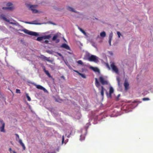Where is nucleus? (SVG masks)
<instances>
[{
    "instance_id": "4be33fe9",
    "label": "nucleus",
    "mask_w": 153,
    "mask_h": 153,
    "mask_svg": "<svg viewBox=\"0 0 153 153\" xmlns=\"http://www.w3.org/2000/svg\"><path fill=\"white\" fill-rule=\"evenodd\" d=\"M67 9V10H68L75 12V11L74 10V9L72 7H68Z\"/></svg>"
},
{
    "instance_id": "7ed1b4c3",
    "label": "nucleus",
    "mask_w": 153,
    "mask_h": 153,
    "mask_svg": "<svg viewBox=\"0 0 153 153\" xmlns=\"http://www.w3.org/2000/svg\"><path fill=\"white\" fill-rule=\"evenodd\" d=\"M110 66L113 71L115 72L117 74L118 73V69L117 67L115 65V64L114 62H113L111 63L110 65Z\"/></svg>"
},
{
    "instance_id": "58836bf2",
    "label": "nucleus",
    "mask_w": 153,
    "mask_h": 153,
    "mask_svg": "<svg viewBox=\"0 0 153 153\" xmlns=\"http://www.w3.org/2000/svg\"><path fill=\"white\" fill-rule=\"evenodd\" d=\"M57 54L59 56H62V55H61V53H58Z\"/></svg>"
},
{
    "instance_id": "c756f323",
    "label": "nucleus",
    "mask_w": 153,
    "mask_h": 153,
    "mask_svg": "<svg viewBox=\"0 0 153 153\" xmlns=\"http://www.w3.org/2000/svg\"><path fill=\"white\" fill-rule=\"evenodd\" d=\"M142 100L144 101H148L149 100V99L148 98H143Z\"/></svg>"
},
{
    "instance_id": "4468645a",
    "label": "nucleus",
    "mask_w": 153,
    "mask_h": 153,
    "mask_svg": "<svg viewBox=\"0 0 153 153\" xmlns=\"http://www.w3.org/2000/svg\"><path fill=\"white\" fill-rule=\"evenodd\" d=\"M95 85L99 89V87L100 86V84L98 82L97 79V78H95Z\"/></svg>"
},
{
    "instance_id": "f257e3e1",
    "label": "nucleus",
    "mask_w": 153,
    "mask_h": 153,
    "mask_svg": "<svg viewBox=\"0 0 153 153\" xmlns=\"http://www.w3.org/2000/svg\"><path fill=\"white\" fill-rule=\"evenodd\" d=\"M88 56L87 59L90 62H97L98 61V57L96 56L91 55L90 56L89 53L87 54Z\"/></svg>"
},
{
    "instance_id": "2eb2a0df",
    "label": "nucleus",
    "mask_w": 153,
    "mask_h": 153,
    "mask_svg": "<svg viewBox=\"0 0 153 153\" xmlns=\"http://www.w3.org/2000/svg\"><path fill=\"white\" fill-rule=\"evenodd\" d=\"M90 68L92 70L95 72H100L99 70L96 67H91Z\"/></svg>"
},
{
    "instance_id": "20e7f679",
    "label": "nucleus",
    "mask_w": 153,
    "mask_h": 153,
    "mask_svg": "<svg viewBox=\"0 0 153 153\" xmlns=\"http://www.w3.org/2000/svg\"><path fill=\"white\" fill-rule=\"evenodd\" d=\"M1 126L0 127V130L1 132H5V131L4 130L5 123L3 121L0 119V126Z\"/></svg>"
},
{
    "instance_id": "49530a36",
    "label": "nucleus",
    "mask_w": 153,
    "mask_h": 153,
    "mask_svg": "<svg viewBox=\"0 0 153 153\" xmlns=\"http://www.w3.org/2000/svg\"><path fill=\"white\" fill-rule=\"evenodd\" d=\"M107 67L109 68V69H110V68L109 67V66L108 65H107Z\"/></svg>"
},
{
    "instance_id": "72a5a7b5",
    "label": "nucleus",
    "mask_w": 153,
    "mask_h": 153,
    "mask_svg": "<svg viewBox=\"0 0 153 153\" xmlns=\"http://www.w3.org/2000/svg\"><path fill=\"white\" fill-rule=\"evenodd\" d=\"M112 34H110L109 36V40H111V39L112 38Z\"/></svg>"
},
{
    "instance_id": "79ce46f5",
    "label": "nucleus",
    "mask_w": 153,
    "mask_h": 153,
    "mask_svg": "<svg viewBox=\"0 0 153 153\" xmlns=\"http://www.w3.org/2000/svg\"><path fill=\"white\" fill-rule=\"evenodd\" d=\"M16 136H17V137H18V138H19V135L18 134H16Z\"/></svg>"
},
{
    "instance_id": "a19ab883",
    "label": "nucleus",
    "mask_w": 153,
    "mask_h": 153,
    "mask_svg": "<svg viewBox=\"0 0 153 153\" xmlns=\"http://www.w3.org/2000/svg\"><path fill=\"white\" fill-rule=\"evenodd\" d=\"M61 78L63 79H65V78L63 76H61Z\"/></svg>"
},
{
    "instance_id": "f704fd0d",
    "label": "nucleus",
    "mask_w": 153,
    "mask_h": 153,
    "mask_svg": "<svg viewBox=\"0 0 153 153\" xmlns=\"http://www.w3.org/2000/svg\"><path fill=\"white\" fill-rule=\"evenodd\" d=\"M48 41L47 40H45L44 41L42 42L43 43H45L46 44H48Z\"/></svg>"
},
{
    "instance_id": "2f4dec72",
    "label": "nucleus",
    "mask_w": 153,
    "mask_h": 153,
    "mask_svg": "<svg viewBox=\"0 0 153 153\" xmlns=\"http://www.w3.org/2000/svg\"><path fill=\"white\" fill-rule=\"evenodd\" d=\"M80 140H82L85 139V137L82 135H81L80 136Z\"/></svg>"
},
{
    "instance_id": "393cba45",
    "label": "nucleus",
    "mask_w": 153,
    "mask_h": 153,
    "mask_svg": "<svg viewBox=\"0 0 153 153\" xmlns=\"http://www.w3.org/2000/svg\"><path fill=\"white\" fill-rule=\"evenodd\" d=\"M79 30L85 35H86V32L81 28L80 27H79Z\"/></svg>"
},
{
    "instance_id": "a211bd4d",
    "label": "nucleus",
    "mask_w": 153,
    "mask_h": 153,
    "mask_svg": "<svg viewBox=\"0 0 153 153\" xmlns=\"http://www.w3.org/2000/svg\"><path fill=\"white\" fill-rule=\"evenodd\" d=\"M101 91H100V93H101V94L102 96V97H103L104 96V91L105 90V89L103 86H102L101 87Z\"/></svg>"
},
{
    "instance_id": "dca6fc26",
    "label": "nucleus",
    "mask_w": 153,
    "mask_h": 153,
    "mask_svg": "<svg viewBox=\"0 0 153 153\" xmlns=\"http://www.w3.org/2000/svg\"><path fill=\"white\" fill-rule=\"evenodd\" d=\"M1 18L3 19L4 20H5V21L7 22H10L9 20L7 19L6 17H5V16L3 14H2L1 16Z\"/></svg>"
},
{
    "instance_id": "9d476101",
    "label": "nucleus",
    "mask_w": 153,
    "mask_h": 153,
    "mask_svg": "<svg viewBox=\"0 0 153 153\" xmlns=\"http://www.w3.org/2000/svg\"><path fill=\"white\" fill-rule=\"evenodd\" d=\"M41 58L44 60H46L51 63H52L53 61L49 59L50 58V57L48 58L42 55L41 56Z\"/></svg>"
},
{
    "instance_id": "b1692460",
    "label": "nucleus",
    "mask_w": 153,
    "mask_h": 153,
    "mask_svg": "<svg viewBox=\"0 0 153 153\" xmlns=\"http://www.w3.org/2000/svg\"><path fill=\"white\" fill-rule=\"evenodd\" d=\"M43 39H43V36H41V37H38L37 38V39H36V40L37 41H42V40Z\"/></svg>"
},
{
    "instance_id": "37998d69",
    "label": "nucleus",
    "mask_w": 153,
    "mask_h": 153,
    "mask_svg": "<svg viewBox=\"0 0 153 153\" xmlns=\"http://www.w3.org/2000/svg\"><path fill=\"white\" fill-rule=\"evenodd\" d=\"M117 81H118V83L119 84V82H120V81H119V79H117Z\"/></svg>"
},
{
    "instance_id": "f03ea898",
    "label": "nucleus",
    "mask_w": 153,
    "mask_h": 153,
    "mask_svg": "<svg viewBox=\"0 0 153 153\" xmlns=\"http://www.w3.org/2000/svg\"><path fill=\"white\" fill-rule=\"evenodd\" d=\"M22 31H23L25 33L27 34L30 35L34 36H37L38 35V34L37 33L35 32L30 31L29 30L26 29L22 30Z\"/></svg>"
},
{
    "instance_id": "473e14b6",
    "label": "nucleus",
    "mask_w": 153,
    "mask_h": 153,
    "mask_svg": "<svg viewBox=\"0 0 153 153\" xmlns=\"http://www.w3.org/2000/svg\"><path fill=\"white\" fill-rule=\"evenodd\" d=\"M16 92L17 93H20L21 91L19 89H16Z\"/></svg>"
},
{
    "instance_id": "0eeeda50",
    "label": "nucleus",
    "mask_w": 153,
    "mask_h": 153,
    "mask_svg": "<svg viewBox=\"0 0 153 153\" xmlns=\"http://www.w3.org/2000/svg\"><path fill=\"white\" fill-rule=\"evenodd\" d=\"M33 84L35 86L36 88L38 89L42 90L45 92L47 91L45 88L40 85H37L36 84L34 83H33Z\"/></svg>"
},
{
    "instance_id": "c85d7f7f",
    "label": "nucleus",
    "mask_w": 153,
    "mask_h": 153,
    "mask_svg": "<svg viewBox=\"0 0 153 153\" xmlns=\"http://www.w3.org/2000/svg\"><path fill=\"white\" fill-rule=\"evenodd\" d=\"M26 97L27 99V100L29 101H30L31 100V99H30V97L28 96V94H26Z\"/></svg>"
},
{
    "instance_id": "ddd939ff",
    "label": "nucleus",
    "mask_w": 153,
    "mask_h": 153,
    "mask_svg": "<svg viewBox=\"0 0 153 153\" xmlns=\"http://www.w3.org/2000/svg\"><path fill=\"white\" fill-rule=\"evenodd\" d=\"M114 92V90L113 87L111 86L110 87L109 91V96L110 97H111V94L113 93Z\"/></svg>"
},
{
    "instance_id": "aec40b11",
    "label": "nucleus",
    "mask_w": 153,
    "mask_h": 153,
    "mask_svg": "<svg viewBox=\"0 0 153 153\" xmlns=\"http://www.w3.org/2000/svg\"><path fill=\"white\" fill-rule=\"evenodd\" d=\"M2 9L4 10H12L13 9V8L12 7H3Z\"/></svg>"
},
{
    "instance_id": "1a4fd4ad",
    "label": "nucleus",
    "mask_w": 153,
    "mask_h": 153,
    "mask_svg": "<svg viewBox=\"0 0 153 153\" xmlns=\"http://www.w3.org/2000/svg\"><path fill=\"white\" fill-rule=\"evenodd\" d=\"M58 36V35L57 34H56L54 35V36L52 38V40L54 41L56 40V43H58L59 42V39H56Z\"/></svg>"
},
{
    "instance_id": "f3484780",
    "label": "nucleus",
    "mask_w": 153,
    "mask_h": 153,
    "mask_svg": "<svg viewBox=\"0 0 153 153\" xmlns=\"http://www.w3.org/2000/svg\"><path fill=\"white\" fill-rule=\"evenodd\" d=\"M19 143L23 147V149L24 150H25V147L24 144L22 143V141L21 139H19Z\"/></svg>"
},
{
    "instance_id": "39448f33",
    "label": "nucleus",
    "mask_w": 153,
    "mask_h": 153,
    "mask_svg": "<svg viewBox=\"0 0 153 153\" xmlns=\"http://www.w3.org/2000/svg\"><path fill=\"white\" fill-rule=\"evenodd\" d=\"M99 80L100 83L102 85H107L108 84L107 81L105 80L102 76H101L100 77Z\"/></svg>"
},
{
    "instance_id": "ea45409f",
    "label": "nucleus",
    "mask_w": 153,
    "mask_h": 153,
    "mask_svg": "<svg viewBox=\"0 0 153 153\" xmlns=\"http://www.w3.org/2000/svg\"><path fill=\"white\" fill-rule=\"evenodd\" d=\"M111 40L110 39L109 40V44L110 45H111Z\"/></svg>"
},
{
    "instance_id": "cd10ccee",
    "label": "nucleus",
    "mask_w": 153,
    "mask_h": 153,
    "mask_svg": "<svg viewBox=\"0 0 153 153\" xmlns=\"http://www.w3.org/2000/svg\"><path fill=\"white\" fill-rule=\"evenodd\" d=\"M79 75L81 76L82 77L84 78H86V76H85V75L84 74H82L81 73L80 74H79Z\"/></svg>"
},
{
    "instance_id": "09e8293b",
    "label": "nucleus",
    "mask_w": 153,
    "mask_h": 153,
    "mask_svg": "<svg viewBox=\"0 0 153 153\" xmlns=\"http://www.w3.org/2000/svg\"><path fill=\"white\" fill-rule=\"evenodd\" d=\"M49 53V51H47Z\"/></svg>"
},
{
    "instance_id": "6ab92c4d",
    "label": "nucleus",
    "mask_w": 153,
    "mask_h": 153,
    "mask_svg": "<svg viewBox=\"0 0 153 153\" xmlns=\"http://www.w3.org/2000/svg\"><path fill=\"white\" fill-rule=\"evenodd\" d=\"M44 39H49L51 37V35H49L43 36Z\"/></svg>"
},
{
    "instance_id": "bb28decb",
    "label": "nucleus",
    "mask_w": 153,
    "mask_h": 153,
    "mask_svg": "<svg viewBox=\"0 0 153 153\" xmlns=\"http://www.w3.org/2000/svg\"><path fill=\"white\" fill-rule=\"evenodd\" d=\"M77 63L81 65H83V63L81 60H79L77 61Z\"/></svg>"
},
{
    "instance_id": "5701e85b",
    "label": "nucleus",
    "mask_w": 153,
    "mask_h": 153,
    "mask_svg": "<svg viewBox=\"0 0 153 153\" xmlns=\"http://www.w3.org/2000/svg\"><path fill=\"white\" fill-rule=\"evenodd\" d=\"M100 35L101 37H104L106 36L105 33L104 31L100 33Z\"/></svg>"
},
{
    "instance_id": "a878e982",
    "label": "nucleus",
    "mask_w": 153,
    "mask_h": 153,
    "mask_svg": "<svg viewBox=\"0 0 153 153\" xmlns=\"http://www.w3.org/2000/svg\"><path fill=\"white\" fill-rule=\"evenodd\" d=\"M7 7H12L13 9V7L12 6V4L11 3H8L7 4Z\"/></svg>"
},
{
    "instance_id": "f8f14e48",
    "label": "nucleus",
    "mask_w": 153,
    "mask_h": 153,
    "mask_svg": "<svg viewBox=\"0 0 153 153\" xmlns=\"http://www.w3.org/2000/svg\"><path fill=\"white\" fill-rule=\"evenodd\" d=\"M43 71L45 72V74L49 77H51V76L49 72L47 70H46L45 68V67L43 66Z\"/></svg>"
},
{
    "instance_id": "4c0bfd02",
    "label": "nucleus",
    "mask_w": 153,
    "mask_h": 153,
    "mask_svg": "<svg viewBox=\"0 0 153 153\" xmlns=\"http://www.w3.org/2000/svg\"><path fill=\"white\" fill-rule=\"evenodd\" d=\"M64 136H63L62 137V143H63L64 141Z\"/></svg>"
},
{
    "instance_id": "6e6552de",
    "label": "nucleus",
    "mask_w": 153,
    "mask_h": 153,
    "mask_svg": "<svg viewBox=\"0 0 153 153\" xmlns=\"http://www.w3.org/2000/svg\"><path fill=\"white\" fill-rule=\"evenodd\" d=\"M61 47L67 50L71 51V49L69 46L67 44L65 43H63L61 46Z\"/></svg>"
},
{
    "instance_id": "412c9836",
    "label": "nucleus",
    "mask_w": 153,
    "mask_h": 153,
    "mask_svg": "<svg viewBox=\"0 0 153 153\" xmlns=\"http://www.w3.org/2000/svg\"><path fill=\"white\" fill-rule=\"evenodd\" d=\"M36 22V21H34L33 22H25V23L28 24H36V25L38 24V23H34V22Z\"/></svg>"
},
{
    "instance_id": "e433bc0d",
    "label": "nucleus",
    "mask_w": 153,
    "mask_h": 153,
    "mask_svg": "<svg viewBox=\"0 0 153 153\" xmlns=\"http://www.w3.org/2000/svg\"><path fill=\"white\" fill-rule=\"evenodd\" d=\"M10 23L11 24H12L14 25H16V23H15V22H14H14H10Z\"/></svg>"
},
{
    "instance_id": "de8ad7c7",
    "label": "nucleus",
    "mask_w": 153,
    "mask_h": 153,
    "mask_svg": "<svg viewBox=\"0 0 153 153\" xmlns=\"http://www.w3.org/2000/svg\"><path fill=\"white\" fill-rule=\"evenodd\" d=\"M13 153H16L15 151H13Z\"/></svg>"
},
{
    "instance_id": "9b49d317",
    "label": "nucleus",
    "mask_w": 153,
    "mask_h": 153,
    "mask_svg": "<svg viewBox=\"0 0 153 153\" xmlns=\"http://www.w3.org/2000/svg\"><path fill=\"white\" fill-rule=\"evenodd\" d=\"M124 85L125 87V90H127L129 88V84L125 80L124 83Z\"/></svg>"
},
{
    "instance_id": "c9c22d12",
    "label": "nucleus",
    "mask_w": 153,
    "mask_h": 153,
    "mask_svg": "<svg viewBox=\"0 0 153 153\" xmlns=\"http://www.w3.org/2000/svg\"><path fill=\"white\" fill-rule=\"evenodd\" d=\"M74 71L77 73L79 75V74H80V73H79V71H76V70H74Z\"/></svg>"
},
{
    "instance_id": "c03bdc74",
    "label": "nucleus",
    "mask_w": 153,
    "mask_h": 153,
    "mask_svg": "<svg viewBox=\"0 0 153 153\" xmlns=\"http://www.w3.org/2000/svg\"><path fill=\"white\" fill-rule=\"evenodd\" d=\"M9 150L10 151H11V150H12L11 148H9Z\"/></svg>"
},
{
    "instance_id": "423d86ee",
    "label": "nucleus",
    "mask_w": 153,
    "mask_h": 153,
    "mask_svg": "<svg viewBox=\"0 0 153 153\" xmlns=\"http://www.w3.org/2000/svg\"><path fill=\"white\" fill-rule=\"evenodd\" d=\"M36 5H30V8L31 10L32 11V12L34 13H37L38 11L35 9L36 7Z\"/></svg>"
},
{
    "instance_id": "7c9ffc66",
    "label": "nucleus",
    "mask_w": 153,
    "mask_h": 153,
    "mask_svg": "<svg viewBox=\"0 0 153 153\" xmlns=\"http://www.w3.org/2000/svg\"><path fill=\"white\" fill-rule=\"evenodd\" d=\"M117 34L118 36V37L119 38H120V36H121V34L120 33V32L119 31H117Z\"/></svg>"
},
{
    "instance_id": "a18cd8bd",
    "label": "nucleus",
    "mask_w": 153,
    "mask_h": 153,
    "mask_svg": "<svg viewBox=\"0 0 153 153\" xmlns=\"http://www.w3.org/2000/svg\"><path fill=\"white\" fill-rule=\"evenodd\" d=\"M50 67H51L52 69V68H53V67H53V66H52V65H50Z\"/></svg>"
}]
</instances>
